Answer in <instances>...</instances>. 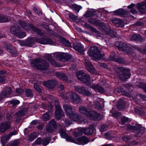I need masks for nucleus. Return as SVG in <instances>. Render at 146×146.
I'll use <instances>...</instances> for the list:
<instances>
[{
	"label": "nucleus",
	"mask_w": 146,
	"mask_h": 146,
	"mask_svg": "<svg viewBox=\"0 0 146 146\" xmlns=\"http://www.w3.org/2000/svg\"><path fill=\"white\" fill-rule=\"evenodd\" d=\"M1 123L4 126L6 130L9 129L10 127V123L9 121L6 122Z\"/></svg>",
	"instance_id": "37998d69"
},
{
	"label": "nucleus",
	"mask_w": 146,
	"mask_h": 146,
	"mask_svg": "<svg viewBox=\"0 0 146 146\" xmlns=\"http://www.w3.org/2000/svg\"><path fill=\"white\" fill-rule=\"evenodd\" d=\"M44 57L48 60H50L52 58V57L51 56V55L49 54H45L44 56Z\"/></svg>",
	"instance_id": "0e129e2a"
},
{
	"label": "nucleus",
	"mask_w": 146,
	"mask_h": 146,
	"mask_svg": "<svg viewBox=\"0 0 146 146\" xmlns=\"http://www.w3.org/2000/svg\"><path fill=\"white\" fill-rule=\"evenodd\" d=\"M123 44L124 45H125V43L121 42H116L114 43L115 45L117 47L119 50L120 49V47H121L123 45H123Z\"/></svg>",
	"instance_id": "de8ad7c7"
},
{
	"label": "nucleus",
	"mask_w": 146,
	"mask_h": 146,
	"mask_svg": "<svg viewBox=\"0 0 146 146\" xmlns=\"http://www.w3.org/2000/svg\"><path fill=\"white\" fill-rule=\"evenodd\" d=\"M81 81L86 85H89L90 84V76L86 74V76L83 77Z\"/></svg>",
	"instance_id": "c756f323"
},
{
	"label": "nucleus",
	"mask_w": 146,
	"mask_h": 146,
	"mask_svg": "<svg viewBox=\"0 0 146 146\" xmlns=\"http://www.w3.org/2000/svg\"><path fill=\"white\" fill-rule=\"evenodd\" d=\"M54 128L56 127V123L53 119L51 120L48 124Z\"/></svg>",
	"instance_id": "6e6d98bb"
},
{
	"label": "nucleus",
	"mask_w": 146,
	"mask_h": 146,
	"mask_svg": "<svg viewBox=\"0 0 146 146\" xmlns=\"http://www.w3.org/2000/svg\"><path fill=\"white\" fill-rule=\"evenodd\" d=\"M50 139L47 138L44 139L42 142V144L45 146L47 145L50 142Z\"/></svg>",
	"instance_id": "864d4df0"
},
{
	"label": "nucleus",
	"mask_w": 146,
	"mask_h": 146,
	"mask_svg": "<svg viewBox=\"0 0 146 146\" xmlns=\"http://www.w3.org/2000/svg\"><path fill=\"white\" fill-rule=\"evenodd\" d=\"M70 99L73 103H78L80 102L81 99L80 97L74 92H70Z\"/></svg>",
	"instance_id": "9d476101"
},
{
	"label": "nucleus",
	"mask_w": 146,
	"mask_h": 146,
	"mask_svg": "<svg viewBox=\"0 0 146 146\" xmlns=\"http://www.w3.org/2000/svg\"><path fill=\"white\" fill-rule=\"evenodd\" d=\"M74 142H72L79 145H84L87 143L89 141L88 139L85 136H82L79 138L77 140L74 139Z\"/></svg>",
	"instance_id": "ddd939ff"
},
{
	"label": "nucleus",
	"mask_w": 146,
	"mask_h": 146,
	"mask_svg": "<svg viewBox=\"0 0 146 146\" xmlns=\"http://www.w3.org/2000/svg\"><path fill=\"white\" fill-rule=\"evenodd\" d=\"M13 56L15 57L18 55V52L17 49L14 47H12L11 48L9 51Z\"/></svg>",
	"instance_id": "72a5a7b5"
},
{
	"label": "nucleus",
	"mask_w": 146,
	"mask_h": 146,
	"mask_svg": "<svg viewBox=\"0 0 146 146\" xmlns=\"http://www.w3.org/2000/svg\"><path fill=\"white\" fill-rule=\"evenodd\" d=\"M8 21V19L6 17L3 15H0V23L6 22Z\"/></svg>",
	"instance_id": "a18cd8bd"
},
{
	"label": "nucleus",
	"mask_w": 146,
	"mask_h": 146,
	"mask_svg": "<svg viewBox=\"0 0 146 146\" xmlns=\"http://www.w3.org/2000/svg\"><path fill=\"white\" fill-rule=\"evenodd\" d=\"M131 139V137L128 135L124 136L122 137L123 140L126 142L128 140L130 139Z\"/></svg>",
	"instance_id": "680f3d73"
},
{
	"label": "nucleus",
	"mask_w": 146,
	"mask_h": 146,
	"mask_svg": "<svg viewBox=\"0 0 146 146\" xmlns=\"http://www.w3.org/2000/svg\"><path fill=\"white\" fill-rule=\"evenodd\" d=\"M94 14V13L92 11H88L85 15V16L87 17H92Z\"/></svg>",
	"instance_id": "8fccbe9b"
},
{
	"label": "nucleus",
	"mask_w": 146,
	"mask_h": 146,
	"mask_svg": "<svg viewBox=\"0 0 146 146\" xmlns=\"http://www.w3.org/2000/svg\"><path fill=\"white\" fill-rule=\"evenodd\" d=\"M115 71L117 76L121 80L125 81L130 77L129 69L125 68L123 67H117L116 68Z\"/></svg>",
	"instance_id": "f03ea898"
},
{
	"label": "nucleus",
	"mask_w": 146,
	"mask_h": 146,
	"mask_svg": "<svg viewBox=\"0 0 146 146\" xmlns=\"http://www.w3.org/2000/svg\"><path fill=\"white\" fill-rule=\"evenodd\" d=\"M138 11L141 14H144L146 12V3H142L137 4Z\"/></svg>",
	"instance_id": "dca6fc26"
},
{
	"label": "nucleus",
	"mask_w": 146,
	"mask_h": 146,
	"mask_svg": "<svg viewBox=\"0 0 146 146\" xmlns=\"http://www.w3.org/2000/svg\"><path fill=\"white\" fill-rule=\"evenodd\" d=\"M84 134L86 135H90L93 132V128L91 127L84 128Z\"/></svg>",
	"instance_id": "7c9ffc66"
},
{
	"label": "nucleus",
	"mask_w": 146,
	"mask_h": 146,
	"mask_svg": "<svg viewBox=\"0 0 146 146\" xmlns=\"http://www.w3.org/2000/svg\"><path fill=\"white\" fill-rule=\"evenodd\" d=\"M55 84V82L53 80L48 81L47 82H43V84L49 88H53Z\"/></svg>",
	"instance_id": "393cba45"
},
{
	"label": "nucleus",
	"mask_w": 146,
	"mask_h": 146,
	"mask_svg": "<svg viewBox=\"0 0 146 146\" xmlns=\"http://www.w3.org/2000/svg\"><path fill=\"white\" fill-rule=\"evenodd\" d=\"M38 42L41 44H50L52 42V40L49 38H40L38 40Z\"/></svg>",
	"instance_id": "4be33fe9"
},
{
	"label": "nucleus",
	"mask_w": 146,
	"mask_h": 146,
	"mask_svg": "<svg viewBox=\"0 0 146 146\" xmlns=\"http://www.w3.org/2000/svg\"><path fill=\"white\" fill-rule=\"evenodd\" d=\"M19 23L21 26L26 30H27L30 27V26L25 22L20 21Z\"/></svg>",
	"instance_id": "58836bf2"
},
{
	"label": "nucleus",
	"mask_w": 146,
	"mask_h": 146,
	"mask_svg": "<svg viewBox=\"0 0 146 146\" xmlns=\"http://www.w3.org/2000/svg\"><path fill=\"white\" fill-rule=\"evenodd\" d=\"M56 76L60 79H62L63 80L66 81L67 77L65 75V74L63 73L59 72H56Z\"/></svg>",
	"instance_id": "cd10ccee"
},
{
	"label": "nucleus",
	"mask_w": 146,
	"mask_h": 146,
	"mask_svg": "<svg viewBox=\"0 0 146 146\" xmlns=\"http://www.w3.org/2000/svg\"><path fill=\"white\" fill-rule=\"evenodd\" d=\"M135 111L136 113L140 115H142L144 112L143 109L139 107H136L135 108Z\"/></svg>",
	"instance_id": "e433bc0d"
},
{
	"label": "nucleus",
	"mask_w": 146,
	"mask_h": 146,
	"mask_svg": "<svg viewBox=\"0 0 146 146\" xmlns=\"http://www.w3.org/2000/svg\"><path fill=\"white\" fill-rule=\"evenodd\" d=\"M25 93L27 96L28 97H31L33 96V94L32 91L31 90L27 89L25 91Z\"/></svg>",
	"instance_id": "c03bdc74"
},
{
	"label": "nucleus",
	"mask_w": 146,
	"mask_h": 146,
	"mask_svg": "<svg viewBox=\"0 0 146 146\" xmlns=\"http://www.w3.org/2000/svg\"><path fill=\"white\" fill-rule=\"evenodd\" d=\"M63 107L66 114L74 121L79 123L85 121L86 119H84L81 115L73 111L72 108L70 105L64 104L63 105Z\"/></svg>",
	"instance_id": "f257e3e1"
},
{
	"label": "nucleus",
	"mask_w": 146,
	"mask_h": 146,
	"mask_svg": "<svg viewBox=\"0 0 146 146\" xmlns=\"http://www.w3.org/2000/svg\"><path fill=\"white\" fill-rule=\"evenodd\" d=\"M129 118L125 116L122 117L121 119V124L123 125L125 123L127 122L128 121Z\"/></svg>",
	"instance_id": "603ef678"
},
{
	"label": "nucleus",
	"mask_w": 146,
	"mask_h": 146,
	"mask_svg": "<svg viewBox=\"0 0 146 146\" xmlns=\"http://www.w3.org/2000/svg\"><path fill=\"white\" fill-rule=\"evenodd\" d=\"M4 45V47L8 50V51L10 50L12 47H13L11 45L7 43H5Z\"/></svg>",
	"instance_id": "3c124183"
},
{
	"label": "nucleus",
	"mask_w": 146,
	"mask_h": 146,
	"mask_svg": "<svg viewBox=\"0 0 146 146\" xmlns=\"http://www.w3.org/2000/svg\"><path fill=\"white\" fill-rule=\"evenodd\" d=\"M125 107V104L123 102L122 100H119L118 101V103L117 106V108L119 110H121L123 109Z\"/></svg>",
	"instance_id": "f704fd0d"
},
{
	"label": "nucleus",
	"mask_w": 146,
	"mask_h": 146,
	"mask_svg": "<svg viewBox=\"0 0 146 146\" xmlns=\"http://www.w3.org/2000/svg\"><path fill=\"white\" fill-rule=\"evenodd\" d=\"M100 25L102 27V29L105 30L106 33L109 34L111 37H116V33L113 30L109 29V27L108 24L101 23Z\"/></svg>",
	"instance_id": "0eeeda50"
},
{
	"label": "nucleus",
	"mask_w": 146,
	"mask_h": 146,
	"mask_svg": "<svg viewBox=\"0 0 146 146\" xmlns=\"http://www.w3.org/2000/svg\"><path fill=\"white\" fill-rule=\"evenodd\" d=\"M60 96L61 98L64 100H67L69 99L70 96V93H62L60 94Z\"/></svg>",
	"instance_id": "c9c22d12"
},
{
	"label": "nucleus",
	"mask_w": 146,
	"mask_h": 146,
	"mask_svg": "<svg viewBox=\"0 0 146 146\" xmlns=\"http://www.w3.org/2000/svg\"><path fill=\"white\" fill-rule=\"evenodd\" d=\"M125 45H123L121 47H120L119 50L123 51L124 53H129L131 51V48L128 46L126 44Z\"/></svg>",
	"instance_id": "aec40b11"
},
{
	"label": "nucleus",
	"mask_w": 146,
	"mask_h": 146,
	"mask_svg": "<svg viewBox=\"0 0 146 146\" xmlns=\"http://www.w3.org/2000/svg\"><path fill=\"white\" fill-rule=\"evenodd\" d=\"M6 130L4 126L1 123L0 125V133H3Z\"/></svg>",
	"instance_id": "69168bd1"
},
{
	"label": "nucleus",
	"mask_w": 146,
	"mask_h": 146,
	"mask_svg": "<svg viewBox=\"0 0 146 146\" xmlns=\"http://www.w3.org/2000/svg\"><path fill=\"white\" fill-rule=\"evenodd\" d=\"M17 133L16 131H14L10 133L9 135H6L3 137L1 139V141L3 143H5L13 135H15Z\"/></svg>",
	"instance_id": "6ab92c4d"
},
{
	"label": "nucleus",
	"mask_w": 146,
	"mask_h": 146,
	"mask_svg": "<svg viewBox=\"0 0 146 146\" xmlns=\"http://www.w3.org/2000/svg\"><path fill=\"white\" fill-rule=\"evenodd\" d=\"M115 90L118 92L121 93L122 94H123L124 92V89L121 87L117 88L115 89Z\"/></svg>",
	"instance_id": "052dcab7"
},
{
	"label": "nucleus",
	"mask_w": 146,
	"mask_h": 146,
	"mask_svg": "<svg viewBox=\"0 0 146 146\" xmlns=\"http://www.w3.org/2000/svg\"><path fill=\"white\" fill-rule=\"evenodd\" d=\"M34 88L39 93H40L41 92V89L40 88L38 85L36 83H35L34 84Z\"/></svg>",
	"instance_id": "13d9d810"
},
{
	"label": "nucleus",
	"mask_w": 146,
	"mask_h": 146,
	"mask_svg": "<svg viewBox=\"0 0 146 146\" xmlns=\"http://www.w3.org/2000/svg\"><path fill=\"white\" fill-rule=\"evenodd\" d=\"M54 105L56 108L55 113V117L56 119H59L64 115V113L60 108L58 101L55 100L54 101Z\"/></svg>",
	"instance_id": "423d86ee"
},
{
	"label": "nucleus",
	"mask_w": 146,
	"mask_h": 146,
	"mask_svg": "<svg viewBox=\"0 0 146 146\" xmlns=\"http://www.w3.org/2000/svg\"><path fill=\"white\" fill-rule=\"evenodd\" d=\"M83 133H84V128L80 127L78 129H76L75 131L73 132V134L75 137H77L82 135Z\"/></svg>",
	"instance_id": "5701e85b"
},
{
	"label": "nucleus",
	"mask_w": 146,
	"mask_h": 146,
	"mask_svg": "<svg viewBox=\"0 0 146 146\" xmlns=\"http://www.w3.org/2000/svg\"><path fill=\"white\" fill-rule=\"evenodd\" d=\"M37 137L36 133H32L30 135L29 140L30 141H33Z\"/></svg>",
	"instance_id": "49530a36"
},
{
	"label": "nucleus",
	"mask_w": 146,
	"mask_h": 146,
	"mask_svg": "<svg viewBox=\"0 0 146 146\" xmlns=\"http://www.w3.org/2000/svg\"><path fill=\"white\" fill-rule=\"evenodd\" d=\"M88 116L91 119L95 120H100L102 118L100 114L93 111L90 112V114Z\"/></svg>",
	"instance_id": "4468645a"
},
{
	"label": "nucleus",
	"mask_w": 146,
	"mask_h": 146,
	"mask_svg": "<svg viewBox=\"0 0 146 146\" xmlns=\"http://www.w3.org/2000/svg\"><path fill=\"white\" fill-rule=\"evenodd\" d=\"M20 30V29L18 27L13 26L10 29L11 33L16 36Z\"/></svg>",
	"instance_id": "a878e982"
},
{
	"label": "nucleus",
	"mask_w": 146,
	"mask_h": 146,
	"mask_svg": "<svg viewBox=\"0 0 146 146\" xmlns=\"http://www.w3.org/2000/svg\"><path fill=\"white\" fill-rule=\"evenodd\" d=\"M31 63L33 66L40 70H46L49 66V64L46 61L39 59L32 60Z\"/></svg>",
	"instance_id": "7ed1b4c3"
},
{
	"label": "nucleus",
	"mask_w": 146,
	"mask_h": 146,
	"mask_svg": "<svg viewBox=\"0 0 146 146\" xmlns=\"http://www.w3.org/2000/svg\"><path fill=\"white\" fill-rule=\"evenodd\" d=\"M91 87L96 92L102 93L105 92V90L102 86L98 84H93Z\"/></svg>",
	"instance_id": "a211bd4d"
},
{
	"label": "nucleus",
	"mask_w": 146,
	"mask_h": 146,
	"mask_svg": "<svg viewBox=\"0 0 146 146\" xmlns=\"http://www.w3.org/2000/svg\"><path fill=\"white\" fill-rule=\"evenodd\" d=\"M112 13L114 15H119L121 17H126L129 14L127 11L121 9L114 11Z\"/></svg>",
	"instance_id": "f8f14e48"
},
{
	"label": "nucleus",
	"mask_w": 146,
	"mask_h": 146,
	"mask_svg": "<svg viewBox=\"0 0 146 146\" xmlns=\"http://www.w3.org/2000/svg\"><path fill=\"white\" fill-rule=\"evenodd\" d=\"M59 132L60 135L62 138H65L68 141L71 142H74V139H72L70 136L68 135L65 131L62 129H59Z\"/></svg>",
	"instance_id": "2eb2a0df"
},
{
	"label": "nucleus",
	"mask_w": 146,
	"mask_h": 146,
	"mask_svg": "<svg viewBox=\"0 0 146 146\" xmlns=\"http://www.w3.org/2000/svg\"><path fill=\"white\" fill-rule=\"evenodd\" d=\"M51 115V113L50 111L48 112H46L43 115L42 119L43 121H46L48 120L51 117L50 116Z\"/></svg>",
	"instance_id": "473e14b6"
},
{
	"label": "nucleus",
	"mask_w": 146,
	"mask_h": 146,
	"mask_svg": "<svg viewBox=\"0 0 146 146\" xmlns=\"http://www.w3.org/2000/svg\"><path fill=\"white\" fill-rule=\"evenodd\" d=\"M66 126V127L69 126L71 124V121L68 119H65Z\"/></svg>",
	"instance_id": "774afa93"
},
{
	"label": "nucleus",
	"mask_w": 146,
	"mask_h": 146,
	"mask_svg": "<svg viewBox=\"0 0 146 146\" xmlns=\"http://www.w3.org/2000/svg\"><path fill=\"white\" fill-rule=\"evenodd\" d=\"M12 92L11 89L10 88H6L4 91L0 94L2 98H3L7 95L10 94Z\"/></svg>",
	"instance_id": "b1692460"
},
{
	"label": "nucleus",
	"mask_w": 146,
	"mask_h": 146,
	"mask_svg": "<svg viewBox=\"0 0 146 146\" xmlns=\"http://www.w3.org/2000/svg\"><path fill=\"white\" fill-rule=\"evenodd\" d=\"M88 53L93 60H98L103 57V56L100 53L98 48L96 46H91L89 49V51L88 52Z\"/></svg>",
	"instance_id": "20e7f679"
},
{
	"label": "nucleus",
	"mask_w": 146,
	"mask_h": 146,
	"mask_svg": "<svg viewBox=\"0 0 146 146\" xmlns=\"http://www.w3.org/2000/svg\"><path fill=\"white\" fill-rule=\"evenodd\" d=\"M74 48L76 50L81 52L83 50L82 47L80 44L77 43H75L73 45Z\"/></svg>",
	"instance_id": "c85d7f7f"
},
{
	"label": "nucleus",
	"mask_w": 146,
	"mask_h": 146,
	"mask_svg": "<svg viewBox=\"0 0 146 146\" xmlns=\"http://www.w3.org/2000/svg\"><path fill=\"white\" fill-rule=\"evenodd\" d=\"M74 88L75 91L80 94L87 96H89L91 95V93L83 86H76Z\"/></svg>",
	"instance_id": "1a4fd4ad"
},
{
	"label": "nucleus",
	"mask_w": 146,
	"mask_h": 146,
	"mask_svg": "<svg viewBox=\"0 0 146 146\" xmlns=\"http://www.w3.org/2000/svg\"><path fill=\"white\" fill-rule=\"evenodd\" d=\"M109 59L110 60L117 61L118 62H120L119 59L117 58V57L115 55L114 53L110 55Z\"/></svg>",
	"instance_id": "4c0bfd02"
},
{
	"label": "nucleus",
	"mask_w": 146,
	"mask_h": 146,
	"mask_svg": "<svg viewBox=\"0 0 146 146\" xmlns=\"http://www.w3.org/2000/svg\"><path fill=\"white\" fill-rule=\"evenodd\" d=\"M86 74L82 71H80L77 73L76 76L78 79L81 81L83 77L86 76Z\"/></svg>",
	"instance_id": "2f4dec72"
},
{
	"label": "nucleus",
	"mask_w": 146,
	"mask_h": 146,
	"mask_svg": "<svg viewBox=\"0 0 146 146\" xmlns=\"http://www.w3.org/2000/svg\"><path fill=\"white\" fill-rule=\"evenodd\" d=\"M141 37L139 35L135 34L131 36L130 39L131 40H139Z\"/></svg>",
	"instance_id": "a19ab883"
},
{
	"label": "nucleus",
	"mask_w": 146,
	"mask_h": 146,
	"mask_svg": "<svg viewBox=\"0 0 146 146\" xmlns=\"http://www.w3.org/2000/svg\"><path fill=\"white\" fill-rule=\"evenodd\" d=\"M79 112L82 113L86 114L87 116H88L90 112L84 106H80L79 108Z\"/></svg>",
	"instance_id": "bb28decb"
},
{
	"label": "nucleus",
	"mask_w": 146,
	"mask_h": 146,
	"mask_svg": "<svg viewBox=\"0 0 146 146\" xmlns=\"http://www.w3.org/2000/svg\"><path fill=\"white\" fill-rule=\"evenodd\" d=\"M108 128V126L106 125H103L100 127V130L101 132H103L106 130Z\"/></svg>",
	"instance_id": "4d7b16f0"
},
{
	"label": "nucleus",
	"mask_w": 146,
	"mask_h": 146,
	"mask_svg": "<svg viewBox=\"0 0 146 146\" xmlns=\"http://www.w3.org/2000/svg\"><path fill=\"white\" fill-rule=\"evenodd\" d=\"M54 56L58 58L60 60L64 61L67 60L70 58V56L64 53H57L54 54Z\"/></svg>",
	"instance_id": "6e6552de"
},
{
	"label": "nucleus",
	"mask_w": 146,
	"mask_h": 146,
	"mask_svg": "<svg viewBox=\"0 0 146 146\" xmlns=\"http://www.w3.org/2000/svg\"><path fill=\"white\" fill-rule=\"evenodd\" d=\"M112 22L114 24H120L121 23V21L119 19L114 18L112 20Z\"/></svg>",
	"instance_id": "09e8293b"
},
{
	"label": "nucleus",
	"mask_w": 146,
	"mask_h": 146,
	"mask_svg": "<svg viewBox=\"0 0 146 146\" xmlns=\"http://www.w3.org/2000/svg\"><path fill=\"white\" fill-rule=\"evenodd\" d=\"M74 9L78 12L79 10L81 9V7L76 5H74L73 6Z\"/></svg>",
	"instance_id": "5fc2aeb1"
},
{
	"label": "nucleus",
	"mask_w": 146,
	"mask_h": 146,
	"mask_svg": "<svg viewBox=\"0 0 146 146\" xmlns=\"http://www.w3.org/2000/svg\"><path fill=\"white\" fill-rule=\"evenodd\" d=\"M53 127L48 124L46 126V131L48 132H51L53 131Z\"/></svg>",
	"instance_id": "bf43d9fd"
},
{
	"label": "nucleus",
	"mask_w": 146,
	"mask_h": 146,
	"mask_svg": "<svg viewBox=\"0 0 146 146\" xmlns=\"http://www.w3.org/2000/svg\"><path fill=\"white\" fill-rule=\"evenodd\" d=\"M85 64L86 69L92 73H94L96 72L95 68L88 60L86 59L85 60Z\"/></svg>",
	"instance_id": "9b49d317"
},
{
	"label": "nucleus",
	"mask_w": 146,
	"mask_h": 146,
	"mask_svg": "<svg viewBox=\"0 0 146 146\" xmlns=\"http://www.w3.org/2000/svg\"><path fill=\"white\" fill-rule=\"evenodd\" d=\"M125 45H123L121 47H120L119 50L123 51L124 53H129L131 51V48L128 46L126 44Z\"/></svg>",
	"instance_id": "412c9836"
},
{
	"label": "nucleus",
	"mask_w": 146,
	"mask_h": 146,
	"mask_svg": "<svg viewBox=\"0 0 146 146\" xmlns=\"http://www.w3.org/2000/svg\"><path fill=\"white\" fill-rule=\"evenodd\" d=\"M27 111L26 109L24 108L21 109L16 113V115L17 116V118L16 121L18 122L21 118L20 117L23 116L26 114Z\"/></svg>",
	"instance_id": "f3484780"
},
{
	"label": "nucleus",
	"mask_w": 146,
	"mask_h": 146,
	"mask_svg": "<svg viewBox=\"0 0 146 146\" xmlns=\"http://www.w3.org/2000/svg\"><path fill=\"white\" fill-rule=\"evenodd\" d=\"M94 105L95 108L98 110H101L102 109V107L101 105L97 101L95 100L94 101Z\"/></svg>",
	"instance_id": "ea45409f"
},
{
	"label": "nucleus",
	"mask_w": 146,
	"mask_h": 146,
	"mask_svg": "<svg viewBox=\"0 0 146 146\" xmlns=\"http://www.w3.org/2000/svg\"><path fill=\"white\" fill-rule=\"evenodd\" d=\"M11 103L13 106L18 104L19 103V102L18 100H13L11 101Z\"/></svg>",
	"instance_id": "e2e57ef3"
},
{
	"label": "nucleus",
	"mask_w": 146,
	"mask_h": 146,
	"mask_svg": "<svg viewBox=\"0 0 146 146\" xmlns=\"http://www.w3.org/2000/svg\"><path fill=\"white\" fill-rule=\"evenodd\" d=\"M126 126L128 129L129 130H136L138 133L135 134V136L140 137L144 133L145 129L140 125L136 124L134 126H131L130 125H126Z\"/></svg>",
	"instance_id": "39448f33"
},
{
	"label": "nucleus",
	"mask_w": 146,
	"mask_h": 146,
	"mask_svg": "<svg viewBox=\"0 0 146 146\" xmlns=\"http://www.w3.org/2000/svg\"><path fill=\"white\" fill-rule=\"evenodd\" d=\"M26 35V33L25 32L21 31L20 30L18 33L16 35L20 38H23L25 37Z\"/></svg>",
	"instance_id": "79ce46f5"
},
{
	"label": "nucleus",
	"mask_w": 146,
	"mask_h": 146,
	"mask_svg": "<svg viewBox=\"0 0 146 146\" xmlns=\"http://www.w3.org/2000/svg\"><path fill=\"white\" fill-rule=\"evenodd\" d=\"M42 141L40 137L38 138L35 141V144L40 145L41 144Z\"/></svg>",
	"instance_id": "338daca9"
}]
</instances>
